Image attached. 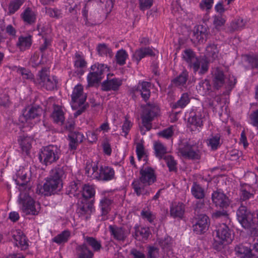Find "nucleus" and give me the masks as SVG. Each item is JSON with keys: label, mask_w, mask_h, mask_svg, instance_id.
Segmentation results:
<instances>
[{"label": "nucleus", "mask_w": 258, "mask_h": 258, "mask_svg": "<svg viewBox=\"0 0 258 258\" xmlns=\"http://www.w3.org/2000/svg\"><path fill=\"white\" fill-rule=\"evenodd\" d=\"M250 118L252 124L258 129V109L251 114Z\"/></svg>", "instance_id": "64"}, {"label": "nucleus", "mask_w": 258, "mask_h": 258, "mask_svg": "<svg viewBox=\"0 0 258 258\" xmlns=\"http://www.w3.org/2000/svg\"><path fill=\"white\" fill-rule=\"evenodd\" d=\"M60 150L56 146L49 145L43 147L39 153V161L47 166L55 162L59 158Z\"/></svg>", "instance_id": "2"}, {"label": "nucleus", "mask_w": 258, "mask_h": 258, "mask_svg": "<svg viewBox=\"0 0 258 258\" xmlns=\"http://www.w3.org/2000/svg\"><path fill=\"white\" fill-rule=\"evenodd\" d=\"M32 43L31 36L29 35L26 37L21 36L19 37L16 45L21 51H24L31 47Z\"/></svg>", "instance_id": "27"}, {"label": "nucleus", "mask_w": 258, "mask_h": 258, "mask_svg": "<svg viewBox=\"0 0 258 258\" xmlns=\"http://www.w3.org/2000/svg\"><path fill=\"white\" fill-rule=\"evenodd\" d=\"M212 200L217 207L226 209L230 205V200L228 197L220 190L214 191L212 195Z\"/></svg>", "instance_id": "13"}, {"label": "nucleus", "mask_w": 258, "mask_h": 258, "mask_svg": "<svg viewBox=\"0 0 258 258\" xmlns=\"http://www.w3.org/2000/svg\"><path fill=\"white\" fill-rule=\"evenodd\" d=\"M24 0H14L11 1L9 6V13L10 14H14L19 9L24 3Z\"/></svg>", "instance_id": "45"}, {"label": "nucleus", "mask_w": 258, "mask_h": 258, "mask_svg": "<svg viewBox=\"0 0 258 258\" xmlns=\"http://www.w3.org/2000/svg\"><path fill=\"white\" fill-rule=\"evenodd\" d=\"M226 78L223 71L220 68H216L213 73V87L216 90L220 89L225 84Z\"/></svg>", "instance_id": "18"}, {"label": "nucleus", "mask_w": 258, "mask_h": 258, "mask_svg": "<svg viewBox=\"0 0 258 258\" xmlns=\"http://www.w3.org/2000/svg\"><path fill=\"white\" fill-rule=\"evenodd\" d=\"M245 23L246 21L243 19L238 18L235 19L231 23L229 30L231 32L238 31L244 27Z\"/></svg>", "instance_id": "33"}, {"label": "nucleus", "mask_w": 258, "mask_h": 258, "mask_svg": "<svg viewBox=\"0 0 258 258\" xmlns=\"http://www.w3.org/2000/svg\"><path fill=\"white\" fill-rule=\"evenodd\" d=\"M10 104L9 96L5 94H0V106L7 107L9 106Z\"/></svg>", "instance_id": "60"}, {"label": "nucleus", "mask_w": 258, "mask_h": 258, "mask_svg": "<svg viewBox=\"0 0 258 258\" xmlns=\"http://www.w3.org/2000/svg\"><path fill=\"white\" fill-rule=\"evenodd\" d=\"M150 87L151 84L148 82L144 81L139 84L138 87L140 89L142 97L145 101H147L150 96Z\"/></svg>", "instance_id": "30"}, {"label": "nucleus", "mask_w": 258, "mask_h": 258, "mask_svg": "<svg viewBox=\"0 0 258 258\" xmlns=\"http://www.w3.org/2000/svg\"><path fill=\"white\" fill-rule=\"evenodd\" d=\"M69 148L71 150H75L77 149L79 143L83 142L84 136L79 132H71L68 136Z\"/></svg>", "instance_id": "25"}, {"label": "nucleus", "mask_w": 258, "mask_h": 258, "mask_svg": "<svg viewBox=\"0 0 258 258\" xmlns=\"http://www.w3.org/2000/svg\"><path fill=\"white\" fill-rule=\"evenodd\" d=\"M39 79L43 83V86L47 90H52L56 87L57 81L56 77H50L47 74L45 69H43L39 73Z\"/></svg>", "instance_id": "15"}, {"label": "nucleus", "mask_w": 258, "mask_h": 258, "mask_svg": "<svg viewBox=\"0 0 258 258\" xmlns=\"http://www.w3.org/2000/svg\"><path fill=\"white\" fill-rule=\"evenodd\" d=\"M97 51L99 55H103L107 54V51H109V48L104 43L99 44L97 47Z\"/></svg>", "instance_id": "62"}, {"label": "nucleus", "mask_w": 258, "mask_h": 258, "mask_svg": "<svg viewBox=\"0 0 258 258\" xmlns=\"http://www.w3.org/2000/svg\"><path fill=\"white\" fill-rule=\"evenodd\" d=\"M235 250L240 258H258V243H255L251 249L240 243L235 247Z\"/></svg>", "instance_id": "9"}, {"label": "nucleus", "mask_w": 258, "mask_h": 258, "mask_svg": "<svg viewBox=\"0 0 258 258\" xmlns=\"http://www.w3.org/2000/svg\"><path fill=\"white\" fill-rule=\"evenodd\" d=\"M82 189H83L82 196L84 198L83 200H88L95 195V189L92 185L85 184L84 187H82Z\"/></svg>", "instance_id": "39"}, {"label": "nucleus", "mask_w": 258, "mask_h": 258, "mask_svg": "<svg viewBox=\"0 0 258 258\" xmlns=\"http://www.w3.org/2000/svg\"><path fill=\"white\" fill-rule=\"evenodd\" d=\"M219 50L217 45L213 43L210 44L206 47V55L209 57H211L212 60L215 59L218 57Z\"/></svg>", "instance_id": "37"}, {"label": "nucleus", "mask_w": 258, "mask_h": 258, "mask_svg": "<svg viewBox=\"0 0 258 258\" xmlns=\"http://www.w3.org/2000/svg\"><path fill=\"white\" fill-rule=\"evenodd\" d=\"M135 233L133 236L137 240H146L150 234L149 229L141 228L138 226L135 227Z\"/></svg>", "instance_id": "29"}, {"label": "nucleus", "mask_w": 258, "mask_h": 258, "mask_svg": "<svg viewBox=\"0 0 258 258\" xmlns=\"http://www.w3.org/2000/svg\"><path fill=\"white\" fill-rule=\"evenodd\" d=\"M46 13L49 16L52 18L58 19L61 17V11L56 9H46Z\"/></svg>", "instance_id": "52"}, {"label": "nucleus", "mask_w": 258, "mask_h": 258, "mask_svg": "<svg viewBox=\"0 0 258 258\" xmlns=\"http://www.w3.org/2000/svg\"><path fill=\"white\" fill-rule=\"evenodd\" d=\"M188 66L191 68H192L195 73H196L197 72L199 71L200 69L201 62L199 59L196 57L195 60H194L193 61H192L191 63L188 64Z\"/></svg>", "instance_id": "63"}, {"label": "nucleus", "mask_w": 258, "mask_h": 258, "mask_svg": "<svg viewBox=\"0 0 258 258\" xmlns=\"http://www.w3.org/2000/svg\"><path fill=\"white\" fill-rule=\"evenodd\" d=\"M173 134L172 127H168L158 133V135L166 139H169Z\"/></svg>", "instance_id": "55"}, {"label": "nucleus", "mask_w": 258, "mask_h": 258, "mask_svg": "<svg viewBox=\"0 0 258 258\" xmlns=\"http://www.w3.org/2000/svg\"><path fill=\"white\" fill-rule=\"evenodd\" d=\"M111 204V200L104 198L100 202V207L102 211V215H107L110 210V205Z\"/></svg>", "instance_id": "43"}, {"label": "nucleus", "mask_w": 258, "mask_h": 258, "mask_svg": "<svg viewBox=\"0 0 258 258\" xmlns=\"http://www.w3.org/2000/svg\"><path fill=\"white\" fill-rule=\"evenodd\" d=\"M141 216L143 219H147L150 223H152L155 218V216L149 210H143Z\"/></svg>", "instance_id": "51"}, {"label": "nucleus", "mask_w": 258, "mask_h": 258, "mask_svg": "<svg viewBox=\"0 0 258 258\" xmlns=\"http://www.w3.org/2000/svg\"><path fill=\"white\" fill-rule=\"evenodd\" d=\"M181 155L185 158L191 160H199L201 158L200 151L197 146L185 143L179 149Z\"/></svg>", "instance_id": "7"}, {"label": "nucleus", "mask_w": 258, "mask_h": 258, "mask_svg": "<svg viewBox=\"0 0 258 258\" xmlns=\"http://www.w3.org/2000/svg\"><path fill=\"white\" fill-rule=\"evenodd\" d=\"M70 236V232L64 230L52 239V242H66Z\"/></svg>", "instance_id": "46"}, {"label": "nucleus", "mask_w": 258, "mask_h": 258, "mask_svg": "<svg viewBox=\"0 0 258 258\" xmlns=\"http://www.w3.org/2000/svg\"><path fill=\"white\" fill-rule=\"evenodd\" d=\"M108 229L111 236L118 241H124L130 233V228L118 227L115 225H110Z\"/></svg>", "instance_id": "14"}, {"label": "nucleus", "mask_w": 258, "mask_h": 258, "mask_svg": "<svg viewBox=\"0 0 258 258\" xmlns=\"http://www.w3.org/2000/svg\"><path fill=\"white\" fill-rule=\"evenodd\" d=\"M23 206L22 210L23 212L26 215H37L38 211H37L35 207V201L30 197L22 202Z\"/></svg>", "instance_id": "22"}, {"label": "nucleus", "mask_w": 258, "mask_h": 258, "mask_svg": "<svg viewBox=\"0 0 258 258\" xmlns=\"http://www.w3.org/2000/svg\"><path fill=\"white\" fill-rule=\"evenodd\" d=\"M43 112L42 108L39 105L28 106L23 110V113L19 117V121L24 123L33 119L38 118Z\"/></svg>", "instance_id": "6"}, {"label": "nucleus", "mask_w": 258, "mask_h": 258, "mask_svg": "<svg viewBox=\"0 0 258 258\" xmlns=\"http://www.w3.org/2000/svg\"><path fill=\"white\" fill-rule=\"evenodd\" d=\"M225 23V20L221 16H215L214 17L213 24L216 29H218L223 26Z\"/></svg>", "instance_id": "54"}, {"label": "nucleus", "mask_w": 258, "mask_h": 258, "mask_svg": "<svg viewBox=\"0 0 258 258\" xmlns=\"http://www.w3.org/2000/svg\"><path fill=\"white\" fill-rule=\"evenodd\" d=\"M160 109L158 105L155 103H147L143 107L141 119L143 126L146 127L147 131H150L152 127V121L159 113Z\"/></svg>", "instance_id": "3"}, {"label": "nucleus", "mask_w": 258, "mask_h": 258, "mask_svg": "<svg viewBox=\"0 0 258 258\" xmlns=\"http://www.w3.org/2000/svg\"><path fill=\"white\" fill-rule=\"evenodd\" d=\"M220 137L217 135L209 139L208 145L210 146L212 150H215L220 145Z\"/></svg>", "instance_id": "47"}, {"label": "nucleus", "mask_w": 258, "mask_h": 258, "mask_svg": "<svg viewBox=\"0 0 258 258\" xmlns=\"http://www.w3.org/2000/svg\"><path fill=\"white\" fill-rule=\"evenodd\" d=\"M163 159L165 161L170 172H177V163L172 156L169 155L165 156Z\"/></svg>", "instance_id": "36"}, {"label": "nucleus", "mask_w": 258, "mask_h": 258, "mask_svg": "<svg viewBox=\"0 0 258 258\" xmlns=\"http://www.w3.org/2000/svg\"><path fill=\"white\" fill-rule=\"evenodd\" d=\"M140 174L139 178L149 185L152 184L156 180L154 170L150 167L142 168L140 170Z\"/></svg>", "instance_id": "17"}, {"label": "nucleus", "mask_w": 258, "mask_h": 258, "mask_svg": "<svg viewBox=\"0 0 258 258\" xmlns=\"http://www.w3.org/2000/svg\"><path fill=\"white\" fill-rule=\"evenodd\" d=\"M99 171V177L102 180L108 181L114 177V171L111 167L101 166Z\"/></svg>", "instance_id": "26"}, {"label": "nucleus", "mask_w": 258, "mask_h": 258, "mask_svg": "<svg viewBox=\"0 0 258 258\" xmlns=\"http://www.w3.org/2000/svg\"><path fill=\"white\" fill-rule=\"evenodd\" d=\"M132 186L138 196L149 195L150 194L149 189L147 188V187L150 185L139 178L134 180Z\"/></svg>", "instance_id": "21"}, {"label": "nucleus", "mask_w": 258, "mask_h": 258, "mask_svg": "<svg viewBox=\"0 0 258 258\" xmlns=\"http://www.w3.org/2000/svg\"><path fill=\"white\" fill-rule=\"evenodd\" d=\"M132 126V123L125 117V120L124 121L123 124L122 126V133H123L124 134L123 136L125 137H126V136L127 135Z\"/></svg>", "instance_id": "56"}, {"label": "nucleus", "mask_w": 258, "mask_h": 258, "mask_svg": "<svg viewBox=\"0 0 258 258\" xmlns=\"http://www.w3.org/2000/svg\"><path fill=\"white\" fill-rule=\"evenodd\" d=\"M23 20L28 24H32L35 22L36 15L30 8H27L21 14Z\"/></svg>", "instance_id": "31"}, {"label": "nucleus", "mask_w": 258, "mask_h": 258, "mask_svg": "<svg viewBox=\"0 0 258 258\" xmlns=\"http://www.w3.org/2000/svg\"><path fill=\"white\" fill-rule=\"evenodd\" d=\"M191 192L192 196L197 199L202 200L205 197L204 189L197 182H194Z\"/></svg>", "instance_id": "32"}, {"label": "nucleus", "mask_w": 258, "mask_h": 258, "mask_svg": "<svg viewBox=\"0 0 258 258\" xmlns=\"http://www.w3.org/2000/svg\"><path fill=\"white\" fill-rule=\"evenodd\" d=\"M159 252V249L154 246L148 247V258H157Z\"/></svg>", "instance_id": "61"}, {"label": "nucleus", "mask_w": 258, "mask_h": 258, "mask_svg": "<svg viewBox=\"0 0 258 258\" xmlns=\"http://www.w3.org/2000/svg\"><path fill=\"white\" fill-rule=\"evenodd\" d=\"M183 59L186 61L188 64L191 62L196 59L195 54L190 49H186L184 51V54H183Z\"/></svg>", "instance_id": "48"}, {"label": "nucleus", "mask_w": 258, "mask_h": 258, "mask_svg": "<svg viewBox=\"0 0 258 258\" xmlns=\"http://www.w3.org/2000/svg\"><path fill=\"white\" fill-rule=\"evenodd\" d=\"M204 118V115L201 111H196L194 115L188 119V127L190 128L191 131L196 130L198 127H202L203 126Z\"/></svg>", "instance_id": "20"}, {"label": "nucleus", "mask_w": 258, "mask_h": 258, "mask_svg": "<svg viewBox=\"0 0 258 258\" xmlns=\"http://www.w3.org/2000/svg\"><path fill=\"white\" fill-rule=\"evenodd\" d=\"M184 205L182 203H178L172 204L170 207V215L173 218H182L184 213Z\"/></svg>", "instance_id": "28"}, {"label": "nucleus", "mask_w": 258, "mask_h": 258, "mask_svg": "<svg viewBox=\"0 0 258 258\" xmlns=\"http://www.w3.org/2000/svg\"><path fill=\"white\" fill-rule=\"evenodd\" d=\"M188 76L187 72L186 71H183L181 74L173 79L172 82L176 86H183L187 81Z\"/></svg>", "instance_id": "40"}, {"label": "nucleus", "mask_w": 258, "mask_h": 258, "mask_svg": "<svg viewBox=\"0 0 258 258\" xmlns=\"http://www.w3.org/2000/svg\"><path fill=\"white\" fill-rule=\"evenodd\" d=\"M94 201H88L86 200H83L78 203L77 213L79 217H84L87 220L91 215L93 209Z\"/></svg>", "instance_id": "11"}, {"label": "nucleus", "mask_w": 258, "mask_h": 258, "mask_svg": "<svg viewBox=\"0 0 258 258\" xmlns=\"http://www.w3.org/2000/svg\"><path fill=\"white\" fill-rule=\"evenodd\" d=\"M211 85L210 82L208 79L202 80L199 83V85L197 86V89L202 94H206L211 90Z\"/></svg>", "instance_id": "34"}, {"label": "nucleus", "mask_w": 258, "mask_h": 258, "mask_svg": "<svg viewBox=\"0 0 258 258\" xmlns=\"http://www.w3.org/2000/svg\"><path fill=\"white\" fill-rule=\"evenodd\" d=\"M155 55V53L149 47H141L135 51L133 55V59L136 62L137 64H138L143 58L147 56H154Z\"/></svg>", "instance_id": "24"}, {"label": "nucleus", "mask_w": 258, "mask_h": 258, "mask_svg": "<svg viewBox=\"0 0 258 258\" xmlns=\"http://www.w3.org/2000/svg\"><path fill=\"white\" fill-rule=\"evenodd\" d=\"M67 166L57 165L52 169L49 176L46 180L43 186L42 194L48 196L54 195L59 191L62 187V178L65 175Z\"/></svg>", "instance_id": "1"}, {"label": "nucleus", "mask_w": 258, "mask_h": 258, "mask_svg": "<svg viewBox=\"0 0 258 258\" xmlns=\"http://www.w3.org/2000/svg\"><path fill=\"white\" fill-rule=\"evenodd\" d=\"M193 34L194 38L196 39L199 43H204L208 39L210 35V32L207 26L199 25L195 28Z\"/></svg>", "instance_id": "16"}, {"label": "nucleus", "mask_w": 258, "mask_h": 258, "mask_svg": "<svg viewBox=\"0 0 258 258\" xmlns=\"http://www.w3.org/2000/svg\"><path fill=\"white\" fill-rule=\"evenodd\" d=\"M136 153L139 160H141L145 154L144 147L143 144L140 143L137 144Z\"/></svg>", "instance_id": "57"}, {"label": "nucleus", "mask_w": 258, "mask_h": 258, "mask_svg": "<svg viewBox=\"0 0 258 258\" xmlns=\"http://www.w3.org/2000/svg\"><path fill=\"white\" fill-rule=\"evenodd\" d=\"M190 99L187 93H184L182 94L180 99L172 106V108L175 109L177 107L183 108L185 107L187 104L189 103Z\"/></svg>", "instance_id": "38"}, {"label": "nucleus", "mask_w": 258, "mask_h": 258, "mask_svg": "<svg viewBox=\"0 0 258 258\" xmlns=\"http://www.w3.org/2000/svg\"><path fill=\"white\" fill-rule=\"evenodd\" d=\"M156 156L160 159L164 158L167 153L166 148L160 142H155L154 145Z\"/></svg>", "instance_id": "35"}, {"label": "nucleus", "mask_w": 258, "mask_h": 258, "mask_svg": "<svg viewBox=\"0 0 258 258\" xmlns=\"http://www.w3.org/2000/svg\"><path fill=\"white\" fill-rule=\"evenodd\" d=\"M13 237L16 242H27L26 236L20 230L15 232L13 235Z\"/></svg>", "instance_id": "50"}, {"label": "nucleus", "mask_w": 258, "mask_h": 258, "mask_svg": "<svg viewBox=\"0 0 258 258\" xmlns=\"http://www.w3.org/2000/svg\"><path fill=\"white\" fill-rule=\"evenodd\" d=\"M127 56L128 55L125 50L122 49L118 50L115 55L116 63L119 66L124 65Z\"/></svg>", "instance_id": "41"}, {"label": "nucleus", "mask_w": 258, "mask_h": 258, "mask_svg": "<svg viewBox=\"0 0 258 258\" xmlns=\"http://www.w3.org/2000/svg\"><path fill=\"white\" fill-rule=\"evenodd\" d=\"M122 85V80L118 78L107 79L101 84L102 90L104 91H117Z\"/></svg>", "instance_id": "23"}, {"label": "nucleus", "mask_w": 258, "mask_h": 258, "mask_svg": "<svg viewBox=\"0 0 258 258\" xmlns=\"http://www.w3.org/2000/svg\"><path fill=\"white\" fill-rule=\"evenodd\" d=\"M216 236L219 240L224 241L233 240L231 232L225 224L220 226L213 232V236Z\"/></svg>", "instance_id": "19"}, {"label": "nucleus", "mask_w": 258, "mask_h": 258, "mask_svg": "<svg viewBox=\"0 0 258 258\" xmlns=\"http://www.w3.org/2000/svg\"><path fill=\"white\" fill-rule=\"evenodd\" d=\"M71 97V105L73 110L77 109L78 106L84 104L87 95L83 93V86L80 84L76 85L74 88Z\"/></svg>", "instance_id": "8"}, {"label": "nucleus", "mask_w": 258, "mask_h": 258, "mask_svg": "<svg viewBox=\"0 0 258 258\" xmlns=\"http://www.w3.org/2000/svg\"><path fill=\"white\" fill-rule=\"evenodd\" d=\"M22 175H20V173H18V177L21 180L22 182H20L18 179H16L15 181L17 185H19L22 187H25L27 183L29 181V177H28L27 174L24 171H22Z\"/></svg>", "instance_id": "49"}, {"label": "nucleus", "mask_w": 258, "mask_h": 258, "mask_svg": "<svg viewBox=\"0 0 258 258\" xmlns=\"http://www.w3.org/2000/svg\"><path fill=\"white\" fill-rule=\"evenodd\" d=\"M236 216L238 222L244 228H248L251 226L253 215L247 208L241 205L236 211Z\"/></svg>", "instance_id": "5"}, {"label": "nucleus", "mask_w": 258, "mask_h": 258, "mask_svg": "<svg viewBox=\"0 0 258 258\" xmlns=\"http://www.w3.org/2000/svg\"><path fill=\"white\" fill-rule=\"evenodd\" d=\"M89 247H91L94 250H98L101 247V244L100 243H84L79 246L77 248L79 258L93 257V253Z\"/></svg>", "instance_id": "10"}, {"label": "nucleus", "mask_w": 258, "mask_h": 258, "mask_svg": "<svg viewBox=\"0 0 258 258\" xmlns=\"http://www.w3.org/2000/svg\"><path fill=\"white\" fill-rule=\"evenodd\" d=\"M52 117L54 121L56 122H62L64 121L63 113L61 111L57 110L53 112Z\"/></svg>", "instance_id": "53"}, {"label": "nucleus", "mask_w": 258, "mask_h": 258, "mask_svg": "<svg viewBox=\"0 0 258 258\" xmlns=\"http://www.w3.org/2000/svg\"><path fill=\"white\" fill-rule=\"evenodd\" d=\"M209 218L205 214H200L198 216L197 221L193 225V230L197 234H203L208 229L209 226Z\"/></svg>", "instance_id": "12"}, {"label": "nucleus", "mask_w": 258, "mask_h": 258, "mask_svg": "<svg viewBox=\"0 0 258 258\" xmlns=\"http://www.w3.org/2000/svg\"><path fill=\"white\" fill-rule=\"evenodd\" d=\"M92 72L89 73L87 76V81L89 87L93 86L95 84L98 83L101 80L102 75L109 71L107 65L102 63H95L91 67Z\"/></svg>", "instance_id": "4"}, {"label": "nucleus", "mask_w": 258, "mask_h": 258, "mask_svg": "<svg viewBox=\"0 0 258 258\" xmlns=\"http://www.w3.org/2000/svg\"><path fill=\"white\" fill-rule=\"evenodd\" d=\"M82 185L80 180L73 181L70 182L68 190V194H71L75 196L77 194L76 192L79 191V189H82Z\"/></svg>", "instance_id": "44"}, {"label": "nucleus", "mask_w": 258, "mask_h": 258, "mask_svg": "<svg viewBox=\"0 0 258 258\" xmlns=\"http://www.w3.org/2000/svg\"><path fill=\"white\" fill-rule=\"evenodd\" d=\"M20 146L22 151L25 152L27 154L29 153V150L31 147V145L27 138L20 136L18 139Z\"/></svg>", "instance_id": "42"}, {"label": "nucleus", "mask_w": 258, "mask_h": 258, "mask_svg": "<svg viewBox=\"0 0 258 258\" xmlns=\"http://www.w3.org/2000/svg\"><path fill=\"white\" fill-rule=\"evenodd\" d=\"M140 8L141 10L149 9L153 4V0H139Z\"/></svg>", "instance_id": "59"}, {"label": "nucleus", "mask_w": 258, "mask_h": 258, "mask_svg": "<svg viewBox=\"0 0 258 258\" xmlns=\"http://www.w3.org/2000/svg\"><path fill=\"white\" fill-rule=\"evenodd\" d=\"M247 61L252 69H258V56H248Z\"/></svg>", "instance_id": "58"}]
</instances>
